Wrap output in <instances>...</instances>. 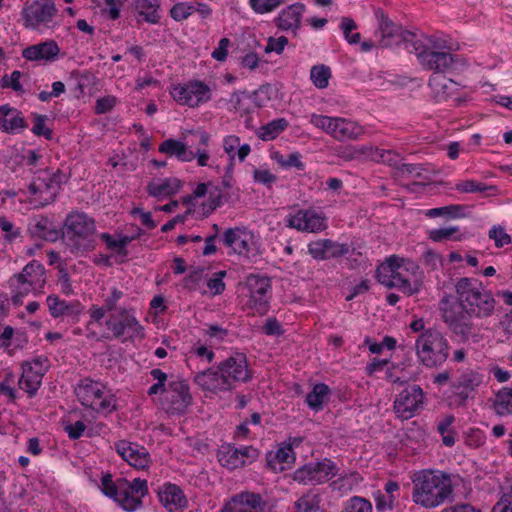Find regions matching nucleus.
<instances>
[{"instance_id": "1", "label": "nucleus", "mask_w": 512, "mask_h": 512, "mask_svg": "<svg viewBox=\"0 0 512 512\" xmlns=\"http://www.w3.org/2000/svg\"><path fill=\"white\" fill-rule=\"evenodd\" d=\"M455 288L457 301L446 294L439 302L442 320L463 342H478L480 329L472 318L491 316L495 309V299L481 283L471 278H460Z\"/></svg>"}, {"instance_id": "2", "label": "nucleus", "mask_w": 512, "mask_h": 512, "mask_svg": "<svg viewBox=\"0 0 512 512\" xmlns=\"http://www.w3.org/2000/svg\"><path fill=\"white\" fill-rule=\"evenodd\" d=\"M413 501L425 508L443 504L453 493L451 475L442 471L422 470L412 477Z\"/></svg>"}, {"instance_id": "3", "label": "nucleus", "mask_w": 512, "mask_h": 512, "mask_svg": "<svg viewBox=\"0 0 512 512\" xmlns=\"http://www.w3.org/2000/svg\"><path fill=\"white\" fill-rule=\"evenodd\" d=\"M62 237L73 254H82L96 247V225L93 218L74 212L66 217Z\"/></svg>"}, {"instance_id": "4", "label": "nucleus", "mask_w": 512, "mask_h": 512, "mask_svg": "<svg viewBox=\"0 0 512 512\" xmlns=\"http://www.w3.org/2000/svg\"><path fill=\"white\" fill-rule=\"evenodd\" d=\"M101 485L103 493L113 498L128 512L137 510L142 505L141 498L148 493L147 481L140 478L132 482L119 478L114 482L112 475L106 474L102 477Z\"/></svg>"}, {"instance_id": "5", "label": "nucleus", "mask_w": 512, "mask_h": 512, "mask_svg": "<svg viewBox=\"0 0 512 512\" xmlns=\"http://www.w3.org/2000/svg\"><path fill=\"white\" fill-rule=\"evenodd\" d=\"M415 349L419 361L430 368L442 365L449 355L447 338L443 333L432 328L418 336Z\"/></svg>"}, {"instance_id": "6", "label": "nucleus", "mask_w": 512, "mask_h": 512, "mask_svg": "<svg viewBox=\"0 0 512 512\" xmlns=\"http://www.w3.org/2000/svg\"><path fill=\"white\" fill-rule=\"evenodd\" d=\"M412 52L417 59L426 64L457 63L461 59L453 53L452 46L447 40L435 36H425L422 39H413Z\"/></svg>"}, {"instance_id": "7", "label": "nucleus", "mask_w": 512, "mask_h": 512, "mask_svg": "<svg viewBox=\"0 0 512 512\" xmlns=\"http://www.w3.org/2000/svg\"><path fill=\"white\" fill-rule=\"evenodd\" d=\"M311 122L318 128L323 129L339 141L358 138L363 129L357 123L343 118H333L323 115H312Z\"/></svg>"}, {"instance_id": "8", "label": "nucleus", "mask_w": 512, "mask_h": 512, "mask_svg": "<svg viewBox=\"0 0 512 512\" xmlns=\"http://www.w3.org/2000/svg\"><path fill=\"white\" fill-rule=\"evenodd\" d=\"M75 394L82 405L95 411L113 409L112 397H104V386L91 379L82 380L75 388Z\"/></svg>"}, {"instance_id": "9", "label": "nucleus", "mask_w": 512, "mask_h": 512, "mask_svg": "<svg viewBox=\"0 0 512 512\" xmlns=\"http://www.w3.org/2000/svg\"><path fill=\"white\" fill-rule=\"evenodd\" d=\"M171 95L180 105L198 107L211 99V89L202 81H188L173 88Z\"/></svg>"}, {"instance_id": "10", "label": "nucleus", "mask_w": 512, "mask_h": 512, "mask_svg": "<svg viewBox=\"0 0 512 512\" xmlns=\"http://www.w3.org/2000/svg\"><path fill=\"white\" fill-rule=\"evenodd\" d=\"M192 403L189 386L181 380L171 381L162 398V407L170 415L184 414Z\"/></svg>"}, {"instance_id": "11", "label": "nucleus", "mask_w": 512, "mask_h": 512, "mask_svg": "<svg viewBox=\"0 0 512 512\" xmlns=\"http://www.w3.org/2000/svg\"><path fill=\"white\" fill-rule=\"evenodd\" d=\"M338 473L335 463L329 459L306 464L294 472V480L304 484H321Z\"/></svg>"}, {"instance_id": "12", "label": "nucleus", "mask_w": 512, "mask_h": 512, "mask_svg": "<svg viewBox=\"0 0 512 512\" xmlns=\"http://www.w3.org/2000/svg\"><path fill=\"white\" fill-rule=\"evenodd\" d=\"M106 327L113 333L115 338L128 334L129 338H144L143 327L137 321L133 314L125 308L110 314L106 321Z\"/></svg>"}, {"instance_id": "13", "label": "nucleus", "mask_w": 512, "mask_h": 512, "mask_svg": "<svg viewBox=\"0 0 512 512\" xmlns=\"http://www.w3.org/2000/svg\"><path fill=\"white\" fill-rule=\"evenodd\" d=\"M379 17V31L381 37L378 40V46L380 48H389L401 42H410L412 44L413 39L416 38L414 33L403 30L400 25L394 23L383 11L379 12Z\"/></svg>"}, {"instance_id": "14", "label": "nucleus", "mask_w": 512, "mask_h": 512, "mask_svg": "<svg viewBox=\"0 0 512 512\" xmlns=\"http://www.w3.org/2000/svg\"><path fill=\"white\" fill-rule=\"evenodd\" d=\"M246 285L250 292V303L252 308L264 315L269 309L268 291L271 287L270 279L266 276L250 274L246 279Z\"/></svg>"}, {"instance_id": "15", "label": "nucleus", "mask_w": 512, "mask_h": 512, "mask_svg": "<svg viewBox=\"0 0 512 512\" xmlns=\"http://www.w3.org/2000/svg\"><path fill=\"white\" fill-rule=\"evenodd\" d=\"M57 12L53 0H34L23 8L22 16L26 27L38 28L40 24L48 23Z\"/></svg>"}, {"instance_id": "16", "label": "nucleus", "mask_w": 512, "mask_h": 512, "mask_svg": "<svg viewBox=\"0 0 512 512\" xmlns=\"http://www.w3.org/2000/svg\"><path fill=\"white\" fill-rule=\"evenodd\" d=\"M424 394L420 386L412 385L399 394L394 402V411L399 418L410 419L423 404Z\"/></svg>"}, {"instance_id": "17", "label": "nucleus", "mask_w": 512, "mask_h": 512, "mask_svg": "<svg viewBox=\"0 0 512 512\" xmlns=\"http://www.w3.org/2000/svg\"><path fill=\"white\" fill-rule=\"evenodd\" d=\"M265 506L260 494L244 491L231 497L220 512H263Z\"/></svg>"}, {"instance_id": "18", "label": "nucleus", "mask_w": 512, "mask_h": 512, "mask_svg": "<svg viewBox=\"0 0 512 512\" xmlns=\"http://www.w3.org/2000/svg\"><path fill=\"white\" fill-rule=\"evenodd\" d=\"M287 226L299 231L316 233L324 230L325 217L314 210H298L296 214L287 217Z\"/></svg>"}, {"instance_id": "19", "label": "nucleus", "mask_w": 512, "mask_h": 512, "mask_svg": "<svg viewBox=\"0 0 512 512\" xmlns=\"http://www.w3.org/2000/svg\"><path fill=\"white\" fill-rule=\"evenodd\" d=\"M218 369L227 381V384L232 382H247L252 376L247 368L246 357L243 354H236L231 356L218 365Z\"/></svg>"}, {"instance_id": "20", "label": "nucleus", "mask_w": 512, "mask_h": 512, "mask_svg": "<svg viewBox=\"0 0 512 512\" xmlns=\"http://www.w3.org/2000/svg\"><path fill=\"white\" fill-rule=\"evenodd\" d=\"M349 245L334 242L331 239L312 241L308 245V253L316 260L338 258L348 254Z\"/></svg>"}, {"instance_id": "21", "label": "nucleus", "mask_w": 512, "mask_h": 512, "mask_svg": "<svg viewBox=\"0 0 512 512\" xmlns=\"http://www.w3.org/2000/svg\"><path fill=\"white\" fill-rule=\"evenodd\" d=\"M305 12V5L294 3L286 8L274 18L275 26L281 31H292L296 35L301 27V20Z\"/></svg>"}, {"instance_id": "22", "label": "nucleus", "mask_w": 512, "mask_h": 512, "mask_svg": "<svg viewBox=\"0 0 512 512\" xmlns=\"http://www.w3.org/2000/svg\"><path fill=\"white\" fill-rule=\"evenodd\" d=\"M115 448L118 454L136 469H144L148 466L150 456L144 447L121 440L115 443Z\"/></svg>"}, {"instance_id": "23", "label": "nucleus", "mask_w": 512, "mask_h": 512, "mask_svg": "<svg viewBox=\"0 0 512 512\" xmlns=\"http://www.w3.org/2000/svg\"><path fill=\"white\" fill-rule=\"evenodd\" d=\"M60 49L53 40H48L39 44L31 45L22 50V56L27 61H46L52 62L56 60Z\"/></svg>"}, {"instance_id": "24", "label": "nucleus", "mask_w": 512, "mask_h": 512, "mask_svg": "<svg viewBox=\"0 0 512 512\" xmlns=\"http://www.w3.org/2000/svg\"><path fill=\"white\" fill-rule=\"evenodd\" d=\"M194 381L204 390L226 391L231 389V384H227L219 369H207L198 372L194 377Z\"/></svg>"}, {"instance_id": "25", "label": "nucleus", "mask_w": 512, "mask_h": 512, "mask_svg": "<svg viewBox=\"0 0 512 512\" xmlns=\"http://www.w3.org/2000/svg\"><path fill=\"white\" fill-rule=\"evenodd\" d=\"M31 364V362H26L22 365L23 374L19 380V386L32 396L40 387L42 377L47 371V366L43 367V369L33 371Z\"/></svg>"}, {"instance_id": "26", "label": "nucleus", "mask_w": 512, "mask_h": 512, "mask_svg": "<svg viewBox=\"0 0 512 512\" xmlns=\"http://www.w3.org/2000/svg\"><path fill=\"white\" fill-rule=\"evenodd\" d=\"M181 187V180L172 177L151 181L148 183L146 190L153 197H169L177 193Z\"/></svg>"}, {"instance_id": "27", "label": "nucleus", "mask_w": 512, "mask_h": 512, "mask_svg": "<svg viewBox=\"0 0 512 512\" xmlns=\"http://www.w3.org/2000/svg\"><path fill=\"white\" fill-rule=\"evenodd\" d=\"M159 498L161 503L171 512L187 505L183 491L175 484L166 485L164 490L159 493Z\"/></svg>"}, {"instance_id": "28", "label": "nucleus", "mask_w": 512, "mask_h": 512, "mask_svg": "<svg viewBox=\"0 0 512 512\" xmlns=\"http://www.w3.org/2000/svg\"><path fill=\"white\" fill-rule=\"evenodd\" d=\"M161 153L169 156H175L181 161H192L195 158V154L192 150H189L183 142L175 139H167L159 146Z\"/></svg>"}, {"instance_id": "29", "label": "nucleus", "mask_w": 512, "mask_h": 512, "mask_svg": "<svg viewBox=\"0 0 512 512\" xmlns=\"http://www.w3.org/2000/svg\"><path fill=\"white\" fill-rule=\"evenodd\" d=\"M436 69L429 79V86L435 90L439 100H446L449 96V89L455 85L452 79L445 76V70L440 69V66H435Z\"/></svg>"}, {"instance_id": "30", "label": "nucleus", "mask_w": 512, "mask_h": 512, "mask_svg": "<svg viewBox=\"0 0 512 512\" xmlns=\"http://www.w3.org/2000/svg\"><path fill=\"white\" fill-rule=\"evenodd\" d=\"M482 383V375L474 371H466L457 379L455 387L459 390L458 395L462 400L470 397L472 391Z\"/></svg>"}, {"instance_id": "31", "label": "nucleus", "mask_w": 512, "mask_h": 512, "mask_svg": "<svg viewBox=\"0 0 512 512\" xmlns=\"http://www.w3.org/2000/svg\"><path fill=\"white\" fill-rule=\"evenodd\" d=\"M218 460L223 467L236 469L245 463V450H239L232 446L222 447L218 452Z\"/></svg>"}, {"instance_id": "32", "label": "nucleus", "mask_w": 512, "mask_h": 512, "mask_svg": "<svg viewBox=\"0 0 512 512\" xmlns=\"http://www.w3.org/2000/svg\"><path fill=\"white\" fill-rule=\"evenodd\" d=\"M390 276L394 279L391 285L394 286V288L400 289L407 295L416 294L421 288L420 278L411 279L403 269L395 271V273L390 274Z\"/></svg>"}, {"instance_id": "33", "label": "nucleus", "mask_w": 512, "mask_h": 512, "mask_svg": "<svg viewBox=\"0 0 512 512\" xmlns=\"http://www.w3.org/2000/svg\"><path fill=\"white\" fill-rule=\"evenodd\" d=\"M47 304L54 318L63 315H77L81 311L79 303L67 304L64 300H60L59 297L55 295H49L47 297Z\"/></svg>"}, {"instance_id": "34", "label": "nucleus", "mask_w": 512, "mask_h": 512, "mask_svg": "<svg viewBox=\"0 0 512 512\" xmlns=\"http://www.w3.org/2000/svg\"><path fill=\"white\" fill-rule=\"evenodd\" d=\"M32 236H36L48 241H55L59 232L52 227V223L47 217L41 216L35 224L29 227Z\"/></svg>"}, {"instance_id": "35", "label": "nucleus", "mask_w": 512, "mask_h": 512, "mask_svg": "<svg viewBox=\"0 0 512 512\" xmlns=\"http://www.w3.org/2000/svg\"><path fill=\"white\" fill-rule=\"evenodd\" d=\"M136 10L143 20L155 24L159 21L158 0H135Z\"/></svg>"}, {"instance_id": "36", "label": "nucleus", "mask_w": 512, "mask_h": 512, "mask_svg": "<svg viewBox=\"0 0 512 512\" xmlns=\"http://www.w3.org/2000/svg\"><path fill=\"white\" fill-rule=\"evenodd\" d=\"M493 409L498 415H507L512 413V388H502L495 396Z\"/></svg>"}, {"instance_id": "37", "label": "nucleus", "mask_w": 512, "mask_h": 512, "mask_svg": "<svg viewBox=\"0 0 512 512\" xmlns=\"http://www.w3.org/2000/svg\"><path fill=\"white\" fill-rule=\"evenodd\" d=\"M288 122L284 118H279L263 125L257 131V135L264 141L275 139L286 127Z\"/></svg>"}, {"instance_id": "38", "label": "nucleus", "mask_w": 512, "mask_h": 512, "mask_svg": "<svg viewBox=\"0 0 512 512\" xmlns=\"http://www.w3.org/2000/svg\"><path fill=\"white\" fill-rule=\"evenodd\" d=\"M330 389L326 384L319 383L316 384L312 391L309 392L306 396V402L310 408L315 411H319L322 409L324 399L329 394Z\"/></svg>"}, {"instance_id": "39", "label": "nucleus", "mask_w": 512, "mask_h": 512, "mask_svg": "<svg viewBox=\"0 0 512 512\" xmlns=\"http://www.w3.org/2000/svg\"><path fill=\"white\" fill-rule=\"evenodd\" d=\"M27 126V122L19 110L9 117H0V129L6 133L12 134L17 130L27 128Z\"/></svg>"}, {"instance_id": "40", "label": "nucleus", "mask_w": 512, "mask_h": 512, "mask_svg": "<svg viewBox=\"0 0 512 512\" xmlns=\"http://www.w3.org/2000/svg\"><path fill=\"white\" fill-rule=\"evenodd\" d=\"M319 494L309 492L295 502L296 512H321Z\"/></svg>"}, {"instance_id": "41", "label": "nucleus", "mask_w": 512, "mask_h": 512, "mask_svg": "<svg viewBox=\"0 0 512 512\" xmlns=\"http://www.w3.org/2000/svg\"><path fill=\"white\" fill-rule=\"evenodd\" d=\"M361 477L357 472L341 475L337 480L331 483L333 490L339 491L341 494H347L358 485Z\"/></svg>"}, {"instance_id": "42", "label": "nucleus", "mask_w": 512, "mask_h": 512, "mask_svg": "<svg viewBox=\"0 0 512 512\" xmlns=\"http://www.w3.org/2000/svg\"><path fill=\"white\" fill-rule=\"evenodd\" d=\"M332 72L329 66H312L310 70V79L315 87L324 89L329 84Z\"/></svg>"}, {"instance_id": "43", "label": "nucleus", "mask_w": 512, "mask_h": 512, "mask_svg": "<svg viewBox=\"0 0 512 512\" xmlns=\"http://www.w3.org/2000/svg\"><path fill=\"white\" fill-rule=\"evenodd\" d=\"M292 453L291 446L281 447L275 453L269 452L267 454V464L271 469L277 470L276 463H289L293 459Z\"/></svg>"}, {"instance_id": "44", "label": "nucleus", "mask_w": 512, "mask_h": 512, "mask_svg": "<svg viewBox=\"0 0 512 512\" xmlns=\"http://www.w3.org/2000/svg\"><path fill=\"white\" fill-rule=\"evenodd\" d=\"M465 207L463 205H448L439 208H432L426 212V216L430 218H435L439 216H446L448 218H458L464 216L463 210Z\"/></svg>"}, {"instance_id": "45", "label": "nucleus", "mask_w": 512, "mask_h": 512, "mask_svg": "<svg viewBox=\"0 0 512 512\" xmlns=\"http://www.w3.org/2000/svg\"><path fill=\"white\" fill-rule=\"evenodd\" d=\"M286 0H249L252 10L257 14H266L285 4Z\"/></svg>"}, {"instance_id": "46", "label": "nucleus", "mask_w": 512, "mask_h": 512, "mask_svg": "<svg viewBox=\"0 0 512 512\" xmlns=\"http://www.w3.org/2000/svg\"><path fill=\"white\" fill-rule=\"evenodd\" d=\"M372 504L369 500L354 496L345 505L342 512H372Z\"/></svg>"}, {"instance_id": "47", "label": "nucleus", "mask_w": 512, "mask_h": 512, "mask_svg": "<svg viewBox=\"0 0 512 512\" xmlns=\"http://www.w3.org/2000/svg\"><path fill=\"white\" fill-rule=\"evenodd\" d=\"M340 28L343 31L345 39L350 44H357L360 42V34L352 33L353 30L357 29V24L352 18L344 17L342 18Z\"/></svg>"}, {"instance_id": "48", "label": "nucleus", "mask_w": 512, "mask_h": 512, "mask_svg": "<svg viewBox=\"0 0 512 512\" xmlns=\"http://www.w3.org/2000/svg\"><path fill=\"white\" fill-rule=\"evenodd\" d=\"M456 190L462 193H474V192H487L490 190H496L495 186H488L481 182H476L474 180H467L456 185Z\"/></svg>"}, {"instance_id": "49", "label": "nucleus", "mask_w": 512, "mask_h": 512, "mask_svg": "<svg viewBox=\"0 0 512 512\" xmlns=\"http://www.w3.org/2000/svg\"><path fill=\"white\" fill-rule=\"evenodd\" d=\"M273 158L284 168L295 167L298 170L304 169V164L301 162V156L298 152L289 154L287 158L277 152Z\"/></svg>"}, {"instance_id": "50", "label": "nucleus", "mask_w": 512, "mask_h": 512, "mask_svg": "<svg viewBox=\"0 0 512 512\" xmlns=\"http://www.w3.org/2000/svg\"><path fill=\"white\" fill-rule=\"evenodd\" d=\"M21 77L22 73L20 71H13L11 75L5 74L2 76L1 79V87L11 88L15 92L23 93L24 89L22 84L20 83Z\"/></svg>"}, {"instance_id": "51", "label": "nucleus", "mask_w": 512, "mask_h": 512, "mask_svg": "<svg viewBox=\"0 0 512 512\" xmlns=\"http://www.w3.org/2000/svg\"><path fill=\"white\" fill-rule=\"evenodd\" d=\"M488 236L494 241L497 248H502L511 243V236L506 233L502 226H494L489 230Z\"/></svg>"}, {"instance_id": "52", "label": "nucleus", "mask_w": 512, "mask_h": 512, "mask_svg": "<svg viewBox=\"0 0 512 512\" xmlns=\"http://www.w3.org/2000/svg\"><path fill=\"white\" fill-rule=\"evenodd\" d=\"M47 120L46 115L35 114L34 115V126L32 128V132L36 136H44L47 140L52 139L53 131L52 129L46 127L45 122Z\"/></svg>"}, {"instance_id": "53", "label": "nucleus", "mask_w": 512, "mask_h": 512, "mask_svg": "<svg viewBox=\"0 0 512 512\" xmlns=\"http://www.w3.org/2000/svg\"><path fill=\"white\" fill-rule=\"evenodd\" d=\"M396 170L397 173L401 175H404L405 173L413 174L416 178L429 180V177L424 175V172H427V169L423 164H401L396 167Z\"/></svg>"}, {"instance_id": "54", "label": "nucleus", "mask_w": 512, "mask_h": 512, "mask_svg": "<svg viewBox=\"0 0 512 512\" xmlns=\"http://www.w3.org/2000/svg\"><path fill=\"white\" fill-rule=\"evenodd\" d=\"M195 12V6L187 3H177L171 10L170 15L176 21H182Z\"/></svg>"}, {"instance_id": "55", "label": "nucleus", "mask_w": 512, "mask_h": 512, "mask_svg": "<svg viewBox=\"0 0 512 512\" xmlns=\"http://www.w3.org/2000/svg\"><path fill=\"white\" fill-rule=\"evenodd\" d=\"M223 197L222 189L218 186L214 187V189L209 192V198L207 201L208 210L205 211V214L207 215L220 207L223 203Z\"/></svg>"}, {"instance_id": "56", "label": "nucleus", "mask_w": 512, "mask_h": 512, "mask_svg": "<svg viewBox=\"0 0 512 512\" xmlns=\"http://www.w3.org/2000/svg\"><path fill=\"white\" fill-rule=\"evenodd\" d=\"M241 233H242V230L239 227L229 228V229L225 230L223 233V236H222L223 244L226 247L233 249L234 246L237 244V242L240 240Z\"/></svg>"}, {"instance_id": "57", "label": "nucleus", "mask_w": 512, "mask_h": 512, "mask_svg": "<svg viewBox=\"0 0 512 512\" xmlns=\"http://www.w3.org/2000/svg\"><path fill=\"white\" fill-rule=\"evenodd\" d=\"M459 228L457 226L435 229L430 231L429 238L435 242H441L449 239L453 234L457 233Z\"/></svg>"}, {"instance_id": "58", "label": "nucleus", "mask_w": 512, "mask_h": 512, "mask_svg": "<svg viewBox=\"0 0 512 512\" xmlns=\"http://www.w3.org/2000/svg\"><path fill=\"white\" fill-rule=\"evenodd\" d=\"M105 8L102 12L107 13L113 20L119 18L120 8L123 6V0H102Z\"/></svg>"}, {"instance_id": "59", "label": "nucleus", "mask_w": 512, "mask_h": 512, "mask_svg": "<svg viewBox=\"0 0 512 512\" xmlns=\"http://www.w3.org/2000/svg\"><path fill=\"white\" fill-rule=\"evenodd\" d=\"M405 265V259L396 255L390 256L385 263L382 264L381 271H388L390 274L395 273L397 270L403 269Z\"/></svg>"}, {"instance_id": "60", "label": "nucleus", "mask_w": 512, "mask_h": 512, "mask_svg": "<svg viewBox=\"0 0 512 512\" xmlns=\"http://www.w3.org/2000/svg\"><path fill=\"white\" fill-rule=\"evenodd\" d=\"M239 144H240V138L237 136L230 135L224 139L223 147H224L225 152L230 157V160H231L230 167H233V161L235 158V149L237 147H239Z\"/></svg>"}, {"instance_id": "61", "label": "nucleus", "mask_w": 512, "mask_h": 512, "mask_svg": "<svg viewBox=\"0 0 512 512\" xmlns=\"http://www.w3.org/2000/svg\"><path fill=\"white\" fill-rule=\"evenodd\" d=\"M263 332L266 335L280 336L284 333L281 324L275 317L266 319L265 324L262 327Z\"/></svg>"}, {"instance_id": "62", "label": "nucleus", "mask_w": 512, "mask_h": 512, "mask_svg": "<svg viewBox=\"0 0 512 512\" xmlns=\"http://www.w3.org/2000/svg\"><path fill=\"white\" fill-rule=\"evenodd\" d=\"M23 272H25L26 276L30 279L38 278V280H40L45 274V269L44 266L37 261H32L24 267Z\"/></svg>"}, {"instance_id": "63", "label": "nucleus", "mask_w": 512, "mask_h": 512, "mask_svg": "<svg viewBox=\"0 0 512 512\" xmlns=\"http://www.w3.org/2000/svg\"><path fill=\"white\" fill-rule=\"evenodd\" d=\"M86 429V425L82 421H76L74 424H67L64 427L65 432L72 440L79 439Z\"/></svg>"}, {"instance_id": "64", "label": "nucleus", "mask_w": 512, "mask_h": 512, "mask_svg": "<svg viewBox=\"0 0 512 512\" xmlns=\"http://www.w3.org/2000/svg\"><path fill=\"white\" fill-rule=\"evenodd\" d=\"M287 43L288 39L285 36H280L277 39L270 37L265 47V52L269 53L275 51L281 53Z\"/></svg>"}]
</instances>
